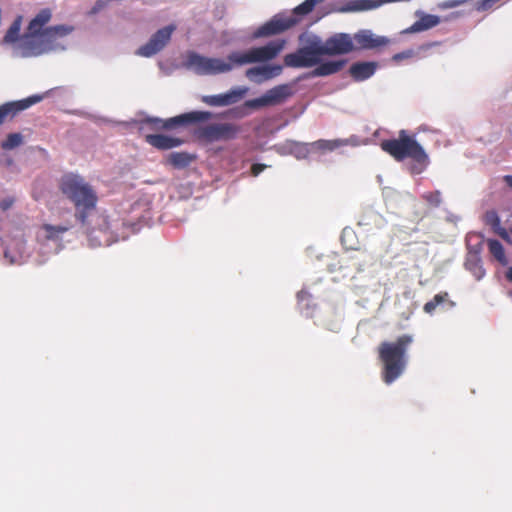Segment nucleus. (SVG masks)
<instances>
[{"label": "nucleus", "mask_w": 512, "mask_h": 512, "mask_svg": "<svg viewBox=\"0 0 512 512\" xmlns=\"http://www.w3.org/2000/svg\"><path fill=\"white\" fill-rule=\"evenodd\" d=\"M51 18V10L44 8L29 22L27 31L21 39L23 57H34L65 49L62 39L72 33L74 27L55 25L45 28Z\"/></svg>", "instance_id": "nucleus-1"}, {"label": "nucleus", "mask_w": 512, "mask_h": 512, "mask_svg": "<svg viewBox=\"0 0 512 512\" xmlns=\"http://www.w3.org/2000/svg\"><path fill=\"white\" fill-rule=\"evenodd\" d=\"M59 189L75 208V218L86 225L91 212L96 209L98 196L95 189L79 174L66 173L59 182Z\"/></svg>", "instance_id": "nucleus-2"}, {"label": "nucleus", "mask_w": 512, "mask_h": 512, "mask_svg": "<svg viewBox=\"0 0 512 512\" xmlns=\"http://www.w3.org/2000/svg\"><path fill=\"white\" fill-rule=\"evenodd\" d=\"M413 343V336L403 334L395 341H384L378 347L379 359L383 364L382 380L386 384L399 378L407 366V349Z\"/></svg>", "instance_id": "nucleus-3"}, {"label": "nucleus", "mask_w": 512, "mask_h": 512, "mask_svg": "<svg viewBox=\"0 0 512 512\" xmlns=\"http://www.w3.org/2000/svg\"><path fill=\"white\" fill-rule=\"evenodd\" d=\"M380 147L396 161L411 159L414 162L411 171L415 174L422 173L429 163L423 147L413 137L407 135L405 130L399 132L397 139L383 140Z\"/></svg>", "instance_id": "nucleus-4"}, {"label": "nucleus", "mask_w": 512, "mask_h": 512, "mask_svg": "<svg viewBox=\"0 0 512 512\" xmlns=\"http://www.w3.org/2000/svg\"><path fill=\"white\" fill-rule=\"evenodd\" d=\"M285 40H273L261 47H254L247 51H234L228 55V59L237 66H243L250 63L266 62L276 58L284 49Z\"/></svg>", "instance_id": "nucleus-5"}, {"label": "nucleus", "mask_w": 512, "mask_h": 512, "mask_svg": "<svg viewBox=\"0 0 512 512\" xmlns=\"http://www.w3.org/2000/svg\"><path fill=\"white\" fill-rule=\"evenodd\" d=\"M323 56L325 55L322 48V40L317 36H313L297 51L285 55L284 63L287 67L309 68L318 65Z\"/></svg>", "instance_id": "nucleus-6"}, {"label": "nucleus", "mask_w": 512, "mask_h": 512, "mask_svg": "<svg viewBox=\"0 0 512 512\" xmlns=\"http://www.w3.org/2000/svg\"><path fill=\"white\" fill-rule=\"evenodd\" d=\"M210 111H191L163 120L156 117H148L144 123L151 125L155 130H173L180 126H189L205 122L213 117Z\"/></svg>", "instance_id": "nucleus-7"}, {"label": "nucleus", "mask_w": 512, "mask_h": 512, "mask_svg": "<svg viewBox=\"0 0 512 512\" xmlns=\"http://www.w3.org/2000/svg\"><path fill=\"white\" fill-rule=\"evenodd\" d=\"M188 64L191 66L197 74L200 75H217L222 73L230 72L237 65L227 60L219 58H209L197 53H191L188 56Z\"/></svg>", "instance_id": "nucleus-8"}, {"label": "nucleus", "mask_w": 512, "mask_h": 512, "mask_svg": "<svg viewBox=\"0 0 512 512\" xmlns=\"http://www.w3.org/2000/svg\"><path fill=\"white\" fill-rule=\"evenodd\" d=\"M240 131V126L234 123H212L199 127L195 131V135L199 139L212 143L217 141L233 140L238 136Z\"/></svg>", "instance_id": "nucleus-9"}, {"label": "nucleus", "mask_w": 512, "mask_h": 512, "mask_svg": "<svg viewBox=\"0 0 512 512\" xmlns=\"http://www.w3.org/2000/svg\"><path fill=\"white\" fill-rule=\"evenodd\" d=\"M292 86L289 84H280L267 90L262 96L247 100L245 107L251 109H260L263 107L277 106L286 102L293 95Z\"/></svg>", "instance_id": "nucleus-10"}, {"label": "nucleus", "mask_w": 512, "mask_h": 512, "mask_svg": "<svg viewBox=\"0 0 512 512\" xmlns=\"http://www.w3.org/2000/svg\"><path fill=\"white\" fill-rule=\"evenodd\" d=\"M176 30L175 24H169L159 30H157L149 39V41L140 46L136 55L142 57H152L159 53L171 40L173 32Z\"/></svg>", "instance_id": "nucleus-11"}, {"label": "nucleus", "mask_w": 512, "mask_h": 512, "mask_svg": "<svg viewBox=\"0 0 512 512\" xmlns=\"http://www.w3.org/2000/svg\"><path fill=\"white\" fill-rule=\"evenodd\" d=\"M324 55H342L355 50L353 38L347 33H337L322 41Z\"/></svg>", "instance_id": "nucleus-12"}, {"label": "nucleus", "mask_w": 512, "mask_h": 512, "mask_svg": "<svg viewBox=\"0 0 512 512\" xmlns=\"http://www.w3.org/2000/svg\"><path fill=\"white\" fill-rule=\"evenodd\" d=\"M298 22L293 17H283L275 15L268 22L261 25L253 34L255 38L268 37L279 34L291 28Z\"/></svg>", "instance_id": "nucleus-13"}, {"label": "nucleus", "mask_w": 512, "mask_h": 512, "mask_svg": "<svg viewBox=\"0 0 512 512\" xmlns=\"http://www.w3.org/2000/svg\"><path fill=\"white\" fill-rule=\"evenodd\" d=\"M41 95H33L19 101L6 102L0 105V125L7 119H12L19 112L42 100Z\"/></svg>", "instance_id": "nucleus-14"}, {"label": "nucleus", "mask_w": 512, "mask_h": 512, "mask_svg": "<svg viewBox=\"0 0 512 512\" xmlns=\"http://www.w3.org/2000/svg\"><path fill=\"white\" fill-rule=\"evenodd\" d=\"M353 40L356 42V49H374L381 46H386L390 43V39L385 36H377L370 30H361L357 32Z\"/></svg>", "instance_id": "nucleus-15"}, {"label": "nucleus", "mask_w": 512, "mask_h": 512, "mask_svg": "<svg viewBox=\"0 0 512 512\" xmlns=\"http://www.w3.org/2000/svg\"><path fill=\"white\" fill-rule=\"evenodd\" d=\"M243 94L244 91L233 89L224 94L202 96L201 101L213 107L229 106L238 102Z\"/></svg>", "instance_id": "nucleus-16"}, {"label": "nucleus", "mask_w": 512, "mask_h": 512, "mask_svg": "<svg viewBox=\"0 0 512 512\" xmlns=\"http://www.w3.org/2000/svg\"><path fill=\"white\" fill-rule=\"evenodd\" d=\"M282 72L281 65H265L249 68L246 71V77L256 83H262L270 80Z\"/></svg>", "instance_id": "nucleus-17"}, {"label": "nucleus", "mask_w": 512, "mask_h": 512, "mask_svg": "<svg viewBox=\"0 0 512 512\" xmlns=\"http://www.w3.org/2000/svg\"><path fill=\"white\" fill-rule=\"evenodd\" d=\"M378 67V63L374 61L355 62L349 68V74L356 82L369 79L374 75Z\"/></svg>", "instance_id": "nucleus-18"}, {"label": "nucleus", "mask_w": 512, "mask_h": 512, "mask_svg": "<svg viewBox=\"0 0 512 512\" xmlns=\"http://www.w3.org/2000/svg\"><path fill=\"white\" fill-rule=\"evenodd\" d=\"M468 249L465 267L475 276L476 279L480 280L485 274V270L481 264V247L480 245H476L473 248L469 246Z\"/></svg>", "instance_id": "nucleus-19"}, {"label": "nucleus", "mask_w": 512, "mask_h": 512, "mask_svg": "<svg viewBox=\"0 0 512 512\" xmlns=\"http://www.w3.org/2000/svg\"><path fill=\"white\" fill-rule=\"evenodd\" d=\"M145 140L148 144L159 150H169L174 147H178L183 143V140L179 138L163 134H149L146 135Z\"/></svg>", "instance_id": "nucleus-20"}, {"label": "nucleus", "mask_w": 512, "mask_h": 512, "mask_svg": "<svg viewBox=\"0 0 512 512\" xmlns=\"http://www.w3.org/2000/svg\"><path fill=\"white\" fill-rule=\"evenodd\" d=\"M440 23V18L436 15L424 14L420 17L419 20L414 22L410 28L407 29L408 32H421L428 29H431L437 26Z\"/></svg>", "instance_id": "nucleus-21"}, {"label": "nucleus", "mask_w": 512, "mask_h": 512, "mask_svg": "<svg viewBox=\"0 0 512 512\" xmlns=\"http://www.w3.org/2000/svg\"><path fill=\"white\" fill-rule=\"evenodd\" d=\"M345 64L343 60L328 61L325 63H319L313 70V76H328L339 72Z\"/></svg>", "instance_id": "nucleus-22"}, {"label": "nucleus", "mask_w": 512, "mask_h": 512, "mask_svg": "<svg viewBox=\"0 0 512 512\" xmlns=\"http://www.w3.org/2000/svg\"><path fill=\"white\" fill-rule=\"evenodd\" d=\"M194 156L187 152H173L168 155L167 163L177 169H182L191 164Z\"/></svg>", "instance_id": "nucleus-23"}, {"label": "nucleus", "mask_w": 512, "mask_h": 512, "mask_svg": "<svg viewBox=\"0 0 512 512\" xmlns=\"http://www.w3.org/2000/svg\"><path fill=\"white\" fill-rule=\"evenodd\" d=\"M488 248L493 257L501 264H506V256L503 245L496 239L488 240Z\"/></svg>", "instance_id": "nucleus-24"}, {"label": "nucleus", "mask_w": 512, "mask_h": 512, "mask_svg": "<svg viewBox=\"0 0 512 512\" xmlns=\"http://www.w3.org/2000/svg\"><path fill=\"white\" fill-rule=\"evenodd\" d=\"M345 143L342 140H318L315 141L312 145L315 149L320 151H333L341 146H343Z\"/></svg>", "instance_id": "nucleus-25"}, {"label": "nucleus", "mask_w": 512, "mask_h": 512, "mask_svg": "<svg viewBox=\"0 0 512 512\" xmlns=\"http://www.w3.org/2000/svg\"><path fill=\"white\" fill-rule=\"evenodd\" d=\"M447 298H448L447 292H441L439 294H436L432 300L428 301L424 305V308H423L424 311L428 314H432L439 305H441L447 301Z\"/></svg>", "instance_id": "nucleus-26"}, {"label": "nucleus", "mask_w": 512, "mask_h": 512, "mask_svg": "<svg viewBox=\"0 0 512 512\" xmlns=\"http://www.w3.org/2000/svg\"><path fill=\"white\" fill-rule=\"evenodd\" d=\"M324 0H305L293 9L295 15L305 16L313 11L314 7Z\"/></svg>", "instance_id": "nucleus-27"}, {"label": "nucleus", "mask_w": 512, "mask_h": 512, "mask_svg": "<svg viewBox=\"0 0 512 512\" xmlns=\"http://www.w3.org/2000/svg\"><path fill=\"white\" fill-rule=\"evenodd\" d=\"M23 143V136L21 133H10L7 135L6 140L1 144L2 149L12 150Z\"/></svg>", "instance_id": "nucleus-28"}, {"label": "nucleus", "mask_w": 512, "mask_h": 512, "mask_svg": "<svg viewBox=\"0 0 512 512\" xmlns=\"http://www.w3.org/2000/svg\"><path fill=\"white\" fill-rule=\"evenodd\" d=\"M42 229L46 232L47 239H57L61 234L67 232L69 230V227L67 226H53L51 224H44L42 226Z\"/></svg>", "instance_id": "nucleus-29"}, {"label": "nucleus", "mask_w": 512, "mask_h": 512, "mask_svg": "<svg viewBox=\"0 0 512 512\" xmlns=\"http://www.w3.org/2000/svg\"><path fill=\"white\" fill-rule=\"evenodd\" d=\"M21 22H22L21 16H18L14 20V22L12 23V25L10 26V28L8 29V31L4 37L5 42L10 43V42H14L18 39L20 28H21Z\"/></svg>", "instance_id": "nucleus-30"}, {"label": "nucleus", "mask_w": 512, "mask_h": 512, "mask_svg": "<svg viewBox=\"0 0 512 512\" xmlns=\"http://www.w3.org/2000/svg\"><path fill=\"white\" fill-rule=\"evenodd\" d=\"M416 56V52L413 49H408L399 53H396L392 56V61L395 63H400L403 60L411 59Z\"/></svg>", "instance_id": "nucleus-31"}, {"label": "nucleus", "mask_w": 512, "mask_h": 512, "mask_svg": "<svg viewBox=\"0 0 512 512\" xmlns=\"http://www.w3.org/2000/svg\"><path fill=\"white\" fill-rule=\"evenodd\" d=\"M422 198L433 206H439L441 203V193L439 191H433L425 193Z\"/></svg>", "instance_id": "nucleus-32"}, {"label": "nucleus", "mask_w": 512, "mask_h": 512, "mask_svg": "<svg viewBox=\"0 0 512 512\" xmlns=\"http://www.w3.org/2000/svg\"><path fill=\"white\" fill-rule=\"evenodd\" d=\"M486 222L493 226L498 227L500 225V219L495 211H488L485 215Z\"/></svg>", "instance_id": "nucleus-33"}, {"label": "nucleus", "mask_w": 512, "mask_h": 512, "mask_svg": "<svg viewBox=\"0 0 512 512\" xmlns=\"http://www.w3.org/2000/svg\"><path fill=\"white\" fill-rule=\"evenodd\" d=\"M468 0H447L439 4L440 9H450L463 5Z\"/></svg>", "instance_id": "nucleus-34"}, {"label": "nucleus", "mask_w": 512, "mask_h": 512, "mask_svg": "<svg viewBox=\"0 0 512 512\" xmlns=\"http://www.w3.org/2000/svg\"><path fill=\"white\" fill-rule=\"evenodd\" d=\"M498 0H482L477 5V10L479 11H485L490 8L497 2Z\"/></svg>", "instance_id": "nucleus-35"}, {"label": "nucleus", "mask_w": 512, "mask_h": 512, "mask_svg": "<svg viewBox=\"0 0 512 512\" xmlns=\"http://www.w3.org/2000/svg\"><path fill=\"white\" fill-rule=\"evenodd\" d=\"M265 168V164L255 163L251 167V174L253 176H258L262 171H264Z\"/></svg>", "instance_id": "nucleus-36"}, {"label": "nucleus", "mask_w": 512, "mask_h": 512, "mask_svg": "<svg viewBox=\"0 0 512 512\" xmlns=\"http://www.w3.org/2000/svg\"><path fill=\"white\" fill-rule=\"evenodd\" d=\"M14 203V200L12 198H6V199H3L1 202H0V208L3 210V211H6L8 210Z\"/></svg>", "instance_id": "nucleus-37"}, {"label": "nucleus", "mask_w": 512, "mask_h": 512, "mask_svg": "<svg viewBox=\"0 0 512 512\" xmlns=\"http://www.w3.org/2000/svg\"><path fill=\"white\" fill-rule=\"evenodd\" d=\"M505 183L512 188V175H506L504 176Z\"/></svg>", "instance_id": "nucleus-38"}, {"label": "nucleus", "mask_w": 512, "mask_h": 512, "mask_svg": "<svg viewBox=\"0 0 512 512\" xmlns=\"http://www.w3.org/2000/svg\"><path fill=\"white\" fill-rule=\"evenodd\" d=\"M506 277H507V279H508L510 282H512V267H510V268L507 270Z\"/></svg>", "instance_id": "nucleus-39"}, {"label": "nucleus", "mask_w": 512, "mask_h": 512, "mask_svg": "<svg viewBox=\"0 0 512 512\" xmlns=\"http://www.w3.org/2000/svg\"><path fill=\"white\" fill-rule=\"evenodd\" d=\"M506 235V232L503 231L502 233H500V236L504 237Z\"/></svg>", "instance_id": "nucleus-40"}, {"label": "nucleus", "mask_w": 512, "mask_h": 512, "mask_svg": "<svg viewBox=\"0 0 512 512\" xmlns=\"http://www.w3.org/2000/svg\"><path fill=\"white\" fill-rule=\"evenodd\" d=\"M96 231H91V233L89 234V236H92Z\"/></svg>", "instance_id": "nucleus-41"}]
</instances>
